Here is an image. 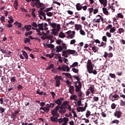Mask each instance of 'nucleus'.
I'll list each match as a JSON object with an SVG mask.
<instances>
[{
  "instance_id": "nucleus-62",
  "label": "nucleus",
  "mask_w": 125,
  "mask_h": 125,
  "mask_svg": "<svg viewBox=\"0 0 125 125\" xmlns=\"http://www.w3.org/2000/svg\"><path fill=\"white\" fill-rule=\"evenodd\" d=\"M46 57H49V58H53V57L54 56V53L52 54V55L46 54Z\"/></svg>"
},
{
  "instance_id": "nucleus-13",
  "label": "nucleus",
  "mask_w": 125,
  "mask_h": 125,
  "mask_svg": "<svg viewBox=\"0 0 125 125\" xmlns=\"http://www.w3.org/2000/svg\"><path fill=\"white\" fill-rule=\"evenodd\" d=\"M88 89L91 92L92 94H94L95 93V87H94V85H91Z\"/></svg>"
},
{
  "instance_id": "nucleus-59",
  "label": "nucleus",
  "mask_w": 125,
  "mask_h": 125,
  "mask_svg": "<svg viewBox=\"0 0 125 125\" xmlns=\"http://www.w3.org/2000/svg\"><path fill=\"white\" fill-rule=\"evenodd\" d=\"M72 70L74 73H75L76 74H78V73H79V69H77V68H73L72 69Z\"/></svg>"
},
{
  "instance_id": "nucleus-22",
  "label": "nucleus",
  "mask_w": 125,
  "mask_h": 125,
  "mask_svg": "<svg viewBox=\"0 0 125 125\" xmlns=\"http://www.w3.org/2000/svg\"><path fill=\"white\" fill-rule=\"evenodd\" d=\"M62 56L65 57V58H67V57H68V50H66V51H62Z\"/></svg>"
},
{
  "instance_id": "nucleus-7",
  "label": "nucleus",
  "mask_w": 125,
  "mask_h": 125,
  "mask_svg": "<svg viewBox=\"0 0 125 125\" xmlns=\"http://www.w3.org/2000/svg\"><path fill=\"white\" fill-rule=\"evenodd\" d=\"M51 27L54 28L52 29V33L54 36H57V34H58V32H59L60 30V24H56L55 23H52Z\"/></svg>"
},
{
  "instance_id": "nucleus-48",
  "label": "nucleus",
  "mask_w": 125,
  "mask_h": 125,
  "mask_svg": "<svg viewBox=\"0 0 125 125\" xmlns=\"http://www.w3.org/2000/svg\"><path fill=\"white\" fill-rule=\"evenodd\" d=\"M47 46L48 48H54L55 46L52 44H47Z\"/></svg>"
},
{
  "instance_id": "nucleus-21",
  "label": "nucleus",
  "mask_w": 125,
  "mask_h": 125,
  "mask_svg": "<svg viewBox=\"0 0 125 125\" xmlns=\"http://www.w3.org/2000/svg\"><path fill=\"white\" fill-rule=\"evenodd\" d=\"M22 55H23L25 59H26V60H28L29 57L28 56V54H27V52H26V51L24 50H22Z\"/></svg>"
},
{
  "instance_id": "nucleus-40",
  "label": "nucleus",
  "mask_w": 125,
  "mask_h": 125,
  "mask_svg": "<svg viewBox=\"0 0 125 125\" xmlns=\"http://www.w3.org/2000/svg\"><path fill=\"white\" fill-rule=\"evenodd\" d=\"M62 79V77L58 75H56L54 78V80H56V81H60Z\"/></svg>"
},
{
  "instance_id": "nucleus-12",
  "label": "nucleus",
  "mask_w": 125,
  "mask_h": 125,
  "mask_svg": "<svg viewBox=\"0 0 125 125\" xmlns=\"http://www.w3.org/2000/svg\"><path fill=\"white\" fill-rule=\"evenodd\" d=\"M122 112L120 111H116L114 114V116L116 117L118 119H120L122 117Z\"/></svg>"
},
{
  "instance_id": "nucleus-45",
  "label": "nucleus",
  "mask_w": 125,
  "mask_h": 125,
  "mask_svg": "<svg viewBox=\"0 0 125 125\" xmlns=\"http://www.w3.org/2000/svg\"><path fill=\"white\" fill-rule=\"evenodd\" d=\"M53 67H54V65L53 64H51L46 68V70H50L51 69H52Z\"/></svg>"
},
{
  "instance_id": "nucleus-53",
  "label": "nucleus",
  "mask_w": 125,
  "mask_h": 125,
  "mask_svg": "<svg viewBox=\"0 0 125 125\" xmlns=\"http://www.w3.org/2000/svg\"><path fill=\"white\" fill-rule=\"evenodd\" d=\"M36 93L39 94V95H43V91L40 92V90L38 89L36 91Z\"/></svg>"
},
{
  "instance_id": "nucleus-56",
  "label": "nucleus",
  "mask_w": 125,
  "mask_h": 125,
  "mask_svg": "<svg viewBox=\"0 0 125 125\" xmlns=\"http://www.w3.org/2000/svg\"><path fill=\"white\" fill-rule=\"evenodd\" d=\"M88 11H89V14H91L93 12V8H88Z\"/></svg>"
},
{
  "instance_id": "nucleus-27",
  "label": "nucleus",
  "mask_w": 125,
  "mask_h": 125,
  "mask_svg": "<svg viewBox=\"0 0 125 125\" xmlns=\"http://www.w3.org/2000/svg\"><path fill=\"white\" fill-rule=\"evenodd\" d=\"M90 116H91V112L89 110H87L85 113L86 118H87V119H88Z\"/></svg>"
},
{
  "instance_id": "nucleus-35",
  "label": "nucleus",
  "mask_w": 125,
  "mask_h": 125,
  "mask_svg": "<svg viewBox=\"0 0 125 125\" xmlns=\"http://www.w3.org/2000/svg\"><path fill=\"white\" fill-rule=\"evenodd\" d=\"M82 29V25L80 24H75V29L77 30V31H79V30H81Z\"/></svg>"
},
{
  "instance_id": "nucleus-42",
  "label": "nucleus",
  "mask_w": 125,
  "mask_h": 125,
  "mask_svg": "<svg viewBox=\"0 0 125 125\" xmlns=\"http://www.w3.org/2000/svg\"><path fill=\"white\" fill-rule=\"evenodd\" d=\"M1 81L3 83H5V81H6V77L5 76H3L1 77Z\"/></svg>"
},
{
  "instance_id": "nucleus-44",
  "label": "nucleus",
  "mask_w": 125,
  "mask_h": 125,
  "mask_svg": "<svg viewBox=\"0 0 125 125\" xmlns=\"http://www.w3.org/2000/svg\"><path fill=\"white\" fill-rule=\"evenodd\" d=\"M111 124H116V125H119V124H120V121H119L118 120H114L112 121H111Z\"/></svg>"
},
{
  "instance_id": "nucleus-25",
  "label": "nucleus",
  "mask_w": 125,
  "mask_h": 125,
  "mask_svg": "<svg viewBox=\"0 0 125 125\" xmlns=\"http://www.w3.org/2000/svg\"><path fill=\"white\" fill-rule=\"evenodd\" d=\"M31 25H24V29H25L26 32H29L31 30Z\"/></svg>"
},
{
  "instance_id": "nucleus-54",
  "label": "nucleus",
  "mask_w": 125,
  "mask_h": 125,
  "mask_svg": "<svg viewBox=\"0 0 125 125\" xmlns=\"http://www.w3.org/2000/svg\"><path fill=\"white\" fill-rule=\"evenodd\" d=\"M33 32L32 31H29V32H26L25 33V36L26 37H28V36H31V35H32Z\"/></svg>"
},
{
  "instance_id": "nucleus-39",
  "label": "nucleus",
  "mask_w": 125,
  "mask_h": 125,
  "mask_svg": "<svg viewBox=\"0 0 125 125\" xmlns=\"http://www.w3.org/2000/svg\"><path fill=\"white\" fill-rule=\"evenodd\" d=\"M59 109H61V110H66L67 109V106L66 105L61 104V106H59Z\"/></svg>"
},
{
  "instance_id": "nucleus-38",
  "label": "nucleus",
  "mask_w": 125,
  "mask_h": 125,
  "mask_svg": "<svg viewBox=\"0 0 125 125\" xmlns=\"http://www.w3.org/2000/svg\"><path fill=\"white\" fill-rule=\"evenodd\" d=\"M79 65V63L78 62H74L71 65H70V67L71 68H75L77 67Z\"/></svg>"
},
{
  "instance_id": "nucleus-63",
  "label": "nucleus",
  "mask_w": 125,
  "mask_h": 125,
  "mask_svg": "<svg viewBox=\"0 0 125 125\" xmlns=\"http://www.w3.org/2000/svg\"><path fill=\"white\" fill-rule=\"evenodd\" d=\"M109 76L113 79H116V75H115V74L109 73Z\"/></svg>"
},
{
  "instance_id": "nucleus-20",
  "label": "nucleus",
  "mask_w": 125,
  "mask_h": 125,
  "mask_svg": "<svg viewBox=\"0 0 125 125\" xmlns=\"http://www.w3.org/2000/svg\"><path fill=\"white\" fill-rule=\"evenodd\" d=\"M114 5H115V3H113L111 6H109V7H107V9L109 10V8H110L111 10H113L112 12H115V6H114Z\"/></svg>"
},
{
  "instance_id": "nucleus-31",
  "label": "nucleus",
  "mask_w": 125,
  "mask_h": 125,
  "mask_svg": "<svg viewBox=\"0 0 125 125\" xmlns=\"http://www.w3.org/2000/svg\"><path fill=\"white\" fill-rule=\"evenodd\" d=\"M66 112V110L65 109H59V113H60V114H61V115H64V114H65Z\"/></svg>"
},
{
  "instance_id": "nucleus-49",
  "label": "nucleus",
  "mask_w": 125,
  "mask_h": 125,
  "mask_svg": "<svg viewBox=\"0 0 125 125\" xmlns=\"http://www.w3.org/2000/svg\"><path fill=\"white\" fill-rule=\"evenodd\" d=\"M14 6L15 9H17V7L18 6V2H17V0H16L14 3Z\"/></svg>"
},
{
  "instance_id": "nucleus-32",
  "label": "nucleus",
  "mask_w": 125,
  "mask_h": 125,
  "mask_svg": "<svg viewBox=\"0 0 125 125\" xmlns=\"http://www.w3.org/2000/svg\"><path fill=\"white\" fill-rule=\"evenodd\" d=\"M103 11L105 15H108V13H109V12H108V9H107V8H103Z\"/></svg>"
},
{
  "instance_id": "nucleus-64",
  "label": "nucleus",
  "mask_w": 125,
  "mask_h": 125,
  "mask_svg": "<svg viewBox=\"0 0 125 125\" xmlns=\"http://www.w3.org/2000/svg\"><path fill=\"white\" fill-rule=\"evenodd\" d=\"M102 41H103V42H107V37L105 36H103L102 37Z\"/></svg>"
},
{
  "instance_id": "nucleus-46",
  "label": "nucleus",
  "mask_w": 125,
  "mask_h": 125,
  "mask_svg": "<svg viewBox=\"0 0 125 125\" xmlns=\"http://www.w3.org/2000/svg\"><path fill=\"white\" fill-rule=\"evenodd\" d=\"M62 50H63V49L64 50H66V49H67V47L66 46V44H65L64 43H62Z\"/></svg>"
},
{
  "instance_id": "nucleus-37",
  "label": "nucleus",
  "mask_w": 125,
  "mask_h": 125,
  "mask_svg": "<svg viewBox=\"0 0 125 125\" xmlns=\"http://www.w3.org/2000/svg\"><path fill=\"white\" fill-rule=\"evenodd\" d=\"M16 117H17V114H16V113L14 112L12 114L11 118L13 119V121L16 120Z\"/></svg>"
},
{
  "instance_id": "nucleus-10",
  "label": "nucleus",
  "mask_w": 125,
  "mask_h": 125,
  "mask_svg": "<svg viewBox=\"0 0 125 125\" xmlns=\"http://www.w3.org/2000/svg\"><path fill=\"white\" fill-rule=\"evenodd\" d=\"M66 34L67 35H69V38L70 39H74L75 38V35L76 34V32L74 31H72L69 30L66 32Z\"/></svg>"
},
{
  "instance_id": "nucleus-43",
  "label": "nucleus",
  "mask_w": 125,
  "mask_h": 125,
  "mask_svg": "<svg viewBox=\"0 0 125 125\" xmlns=\"http://www.w3.org/2000/svg\"><path fill=\"white\" fill-rule=\"evenodd\" d=\"M38 14L39 15H40L41 16V15L42 16H44L45 15V13H44L43 11H38Z\"/></svg>"
},
{
  "instance_id": "nucleus-55",
  "label": "nucleus",
  "mask_w": 125,
  "mask_h": 125,
  "mask_svg": "<svg viewBox=\"0 0 125 125\" xmlns=\"http://www.w3.org/2000/svg\"><path fill=\"white\" fill-rule=\"evenodd\" d=\"M65 83L67 84V85H68L69 87L72 86L71 85V84H72V82H70L69 81L67 80L65 81Z\"/></svg>"
},
{
  "instance_id": "nucleus-18",
  "label": "nucleus",
  "mask_w": 125,
  "mask_h": 125,
  "mask_svg": "<svg viewBox=\"0 0 125 125\" xmlns=\"http://www.w3.org/2000/svg\"><path fill=\"white\" fill-rule=\"evenodd\" d=\"M56 52H61V51H62L63 50L62 49V46L61 45H59V46H57L56 47Z\"/></svg>"
},
{
  "instance_id": "nucleus-1",
  "label": "nucleus",
  "mask_w": 125,
  "mask_h": 125,
  "mask_svg": "<svg viewBox=\"0 0 125 125\" xmlns=\"http://www.w3.org/2000/svg\"><path fill=\"white\" fill-rule=\"evenodd\" d=\"M51 114L52 115L50 117L51 122L53 123H59V124H62V123L63 122L62 125H67V124H68L69 118L63 117V118L58 119L60 117V114L58 113V111L51 112Z\"/></svg>"
},
{
  "instance_id": "nucleus-47",
  "label": "nucleus",
  "mask_w": 125,
  "mask_h": 125,
  "mask_svg": "<svg viewBox=\"0 0 125 125\" xmlns=\"http://www.w3.org/2000/svg\"><path fill=\"white\" fill-rule=\"evenodd\" d=\"M16 77L14 76L13 77L11 78L10 81L11 83H15L16 82Z\"/></svg>"
},
{
  "instance_id": "nucleus-50",
  "label": "nucleus",
  "mask_w": 125,
  "mask_h": 125,
  "mask_svg": "<svg viewBox=\"0 0 125 125\" xmlns=\"http://www.w3.org/2000/svg\"><path fill=\"white\" fill-rule=\"evenodd\" d=\"M56 87H59L60 86V81L56 80Z\"/></svg>"
},
{
  "instance_id": "nucleus-14",
  "label": "nucleus",
  "mask_w": 125,
  "mask_h": 125,
  "mask_svg": "<svg viewBox=\"0 0 125 125\" xmlns=\"http://www.w3.org/2000/svg\"><path fill=\"white\" fill-rule=\"evenodd\" d=\"M100 19H94L93 20V25L95 27H98L97 23H100Z\"/></svg>"
},
{
  "instance_id": "nucleus-5",
  "label": "nucleus",
  "mask_w": 125,
  "mask_h": 125,
  "mask_svg": "<svg viewBox=\"0 0 125 125\" xmlns=\"http://www.w3.org/2000/svg\"><path fill=\"white\" fill-rule=\"evenodd\" d=\"M64 100V98H60L59 99H58L57 100H54L53 101L54 104H57L58 105L56 106V107L54 109L51 110V112H58L59 110V106H61V104H62V101Z\"/></svg>"
},
{
  "instance_id": "nucleus-33",
  "label": "nucleus",
  "mask_w": 125,
  "mask_h": 125,
  "mask_svg": "<svg viewBox=\"0 0 125 125\" xmlns=\"http://www.w3.org/2000/svg\"><path fill=\"white\" fill-rule=\"evenodd\" d=\"M38 27H39V29L40 31H43V24H39Z\"/></svg>"
},
{
  "instance_id": "nucleus-26",
  "label": "nucleus",
  "mask_w": 125,
  "mask_h": 125,
  "mask_svg": "<svg viewBox=\"0 0 125 125\" xmlns=\"http://www.w3.org/2000/svg\"><path fill=\"white\" fill-rule=\"evenodd\" d=\"M74 103L76 104V107H78V106L79 107H80V106H82V105H83V104L82 103V101H81V100H79L77 102H77H75Z\"/></svg>"
},
{
  "instance_id": "nucleus-24",
  "label": "nucleus",
  "mask_w": 125,
  "mask_h": 125,
  "mask_svg": "<svg viewBox=\"0 0 125 125\" xmlns=\"http://www.w3.org/2000/svg\"><path fill=\"white\" fill-rule=\"evenodd\" d=\"M107 45V43L104 42H101V44L99 45V47H103V48H105L106 46Z\"/></svg>"
},
{
  "instance_id": "nucleus-41",
  "label": "nucleus",
  "mask_w": 125,
  "mask_h": 125,
  "mask_svg": "<svg viewBox=\"0 0 125 125\" xmlns=\"http://www.w3.org/2000/svg\"><path fill=\"white\" fill-rule=\"evenodd\" d=\"M5 112V108L0 106V113L2 114V115H3V113Z\"/></svg>"
},
{
  "instance_id": "nucleus-36",
  "label": "nucleus",
  "mask_w": 125,
  "mask_h": 125,
  "mask_svg": "<svg viewBox=\"0 0 125 125\" xmlns=\"http://www.w3.org/2000/svg\"><path fill=\"white\" fill-rule=\"evenodd\" d=\"M14 25H17L18 27L19 28H21L22 27V24L18 21H16L14 22Z\"/></svg>"
},
{
  "instance_id": "nucleus-17",
  "label": "nucleus",
  "mask_w": 125,
  "mask_h": 125,
  "mask_svg": "<svg viewBox=\"0 0 125 125\" xmlns=\"http://www.w3.org/2000/svg\"><path fill=\"white\" fill-rule=\"evenodd\" d=\"M83 4H81L80 3H78L76 4V8L77 10H78V11H80V10H82V6Z\"/></svg>"
},
{
  "instance_id": "nucleus-29",
  "label": "nucleus",
  "mask_w": 125,
  "mask_h": 125,
  "mask_svg": "<svg viewBox=\"0 0 125 125\" xmlns=\"http://www.w3.org/2000/svg\"><path fill=\"white\" fill-rule=\"evenodd\" d=\"M78 96L76 95H72L70 96V100H77V98Z\"/></svg>"
},
{
  "instance_id": "nucleus-11",
  "label": "nucleus",
  "mask_w": 125,
  "mask_h": 125,
  "mask_svg": "<svg viewBox=\"0 0 125 125\" xmlns=\"http://www.w3.org/2000/svg\"><path fill=\"white\" fill-rule=\"evenodd\" d=\"M103 56L105 59H107V57H108V58H112V57H113V53H108L107 52H104Z\"/></svg>"
},
{
  "instance_id": "nucleus-61",
  "label": "nucleus",
  "mask_w": 125,
  "mask_h": 125,
  "mask_svg": "<svg viewBox=\"0 0 125 125\" xmlns=\"http://www.w3.org/2000/svg\"><path fill=\"white\" fill-rule=\"evenodd\" d=\"M5 22V17L4 16L1 17V22L4 23Z\"/></svg>"
},
{
  "instance_id": "nucleus-8",
  "label": "nucleus",
  "mask_w": 125,
  "mask_h": 125,
  "mask_svg": "<svg viewBox=\"0 0 125 125\" xmlns=\"http://www.w3.org/2000/svg\"><path fill=\"white\" fill-rule=\"evenodd\" d=\"M57 69L59 71H61L62 70V71H63L64 72H70V68H69V66L66 65V64L63 65L62 67L59 66Z\"/></svg>"
},
{
  "instance_id": "nucleus-2",
  "label": "nucleus",
  "mask_w": 125,
  "mask_h": 125,
  "mask_svg": "<svg viewBox=\"0 0 125 125\" xmlns=\"http://www.w3.org/2000/svg\"><path fill=\"white\" fill-rule=\"evenodd\" d=\"M40 106H41V107L40 108V110H42L44 111V112L41 111V113H42V114H44L45 113H48L49 111H50V108H53L54 106H55V104L54 103H49V104H46L45 105V103L44 102H41L40 103ZM43 106H46L45 107H43Z\"/></svg>"
},
{
  "instance_id": "nucleus-3",
  "label": "nucleus",
  "mask_w": 125,
  "mask_h": 125,
  "mask_svg": "<svg viewBox=\"0 0 125 125\" xmlns=\"http://www.w3.org/2000/svg\"><path fill=\"white\" fill-rule=\"evenodd\" d=\"M74 79H76L77 81L74 82V85L75 87V91L76 92H79V91H81V89H82V87L83 86V84H82V79H81L78 76H73Z\"/></svg>"
},
{
  "instance_id": "nucleus-51",
  "label": "nucleus",
  "mask_w": 125,
  "mask_h": 125,
  "mask_svg": "<svg viewBox=\"0 0 125 125\" xmlns=\"http://www.w3.org/2000/svg\"><path fill=\"white\" fill-rule=\"evenodd\" d=\"M31 42V40L28 38L24 39V43H27V42Z\"/></svg>"
},
{
  "instance_id": "nucleus-6",
  "label": "nucleus",
  "mask_w": 125,
  "mask_h": 125,
  "mask_svg": "<svg viewBox=\"0 0 125 125\" xmlns=\"http://www.w3.org/2000/svg\"><path fill=\"white\" fill-rule=\"evenodd\" d=\"M27 2H32L31 3V5L35 7V6H37V8H40V7H42V5L43 4L42 3H41V1L40 0H25Z\"/></svg>"
},
{
  "instance_id": "nucleus-60",
  "label": "nucleus",
  "mask_w": 125,
  "mask_h": 125,
  "mask_svg": "<svg viewBox=\"0 0 125 125\" xmlns=\"http://www.w3.org/2000/svg\"><path fill=\"white\" fill-rule=\"evenodd\" d=\"M78 93V96L79 97H82L83 96V92L82 91H80L77 92Z\"/></svg>"
},
{
  "instance_id": "nucleus-16",
  "label": "nucleus",
  "mask_w": 125,
  "mask_h": 125,
  "mask_svg": "<svg viewBox=\"0 0 125 125\" xmlns=\"http://www.w3.org/2000/svg\"><path fill=\"white\" fill-rule=\"evenodd\" d=\"M99 0L100 3H101V4H103L104 7H106L107 6V3L108 2V1L107 0Z\"/></svg>"
},
{
  "instance_id": "nucleus-19",
  "label": "nucleus",
  "mask_w": 125,
  "mask_h": 125,
  "mask_svg": "<svg viewBox=\"0 0 125 125\" xmlns=\"http://www.w3.org/2000/svg\"><path fill=\"white\" fill-rule=\"evenodd\" d=\"M62 75H64L65 76L66 78H68V79H73V76H72V75H71L70 73H63Z\"/></svg>"
},
{
  "instance_id": "nucleus-4",
  "label": "nucleus",
  "mask_w": 125,
  "mask_h": 125,
  "mask_svg": "<svg viewBox=\"0 0 125 125\" xmlns=\"http://www.w3.org/2000/svg\"><path fill=\"white\" fill-rule=\"evenodd\" d=\"M94 68V64L91 62V60H89L87 63V70L89 74H93V75H97V71L96 70H93Z\"/></svg>"
},
{
  "instance_id": "nucleus-23",
  "label": "nucleus",
  "mask_w": 125,
  "mask_h": 125,
  "mask_svg": "<svg viewBox=\"0 0 125 125\" xmlns=\"http://www.w3.org/2000/svg\"><path fill=\"white\" fill-rule=\"evenodd\" d=\"M77 112H84L85 109H84L83 107L79 106L77 108Z\"/></svg>"
},
{
  "instance_id": "nucleus-15",
  "label": "nucleus",
  "mask_w": 125,
  "mask_h": 125,
  "mask_svg": "<svg viewBox=\"0 0 125 125\" xmlns=\"http://www.w3.org/2000/svg\"><path fill=\"white\" fill-rule=\"evenodd\" d=\"M69 88L68 89L69 93H70V94H74V93L75 92V87L73 86H70Z\"/></svg>"
},
{
  "instance_id": "nucleus-58",
  "label": "nucleus",
  "mask_w": 125,
  "mask_h": 125,
  "mask_svg": "<svg viewBox=\"0 0 125 125\" xmlns=\"http://www.w3.org/2000/svg\"><path fill=\"white\" fill-rule=\"evenodd\" d=\"M118 32L119 34H122V33H124L125 32V30H124V28H121L118 29Z\"/></svg>"
},
{
  "instance_id": "nucleus-57",
  "label": "nucleus",
  "mask_w": 125,
  "mask_h": 125,
  "mask_svg": "<svg viewBox=\"0 0 125 125\" xmlns=\"http://www.w3.org/2000/svg\"><path fill=\"white\" fill-rule=\"evenodd\" d=\"M80 33L82 36H85V32L83 29L80 30Z\"/></svg>"
},
{
  "instance_id": "nucleus-9",
  "label": "nucleus",
  "mask_w": 125,
  "mask_h": 125,
  "mask_svg": "<svg viewBox=\"0 0 125 125\" xmlns=\"http://www.w3.org/2000/svg\"><path fill=\"white\" fill-rule=\"evenodd\" d=\"M109 97L112 102L115 101V100H118L120 98L118 95L114 93H111L109 95Z\"/></svg>"
},
{
  "instance_id": "nucleus-34",
  "label": "nucleus",
  "mask_w": 125,
  "mask_h": 125,
  "mask_svg": "<svg viewBox=\"0 0 125 125\" xmlns=\"http://www.w3.org/2000/svg\"><path fill=\"white\" fill-rule=\"evenodd\" d=\"M96 17H100L99 19L100 21H102V23H104V18L101 16L100 15H98Z\"/></svg>"
},
{
  "instance_id": "nucleus-28",
  "label": "nucleus",
  "mask_w": 125,
  "mask_h": 125,
  "mask_svg": "<svg viewBox=\"0 0 125 125\" xmlns=\"http://www.w3.org/2000/svg\"><path fill=\"white\" fill-rule=\"evenodd\" d=\"M67 52H68V55L75 54V53H76V51L74 50L68 49V50H67Z\"/></svg>"
},
{
  "instance_id": "nucleus-52",
  "label": "nucleus",
  "mask_w": 125,
  "mask_h": 125,
  "mask_svg": "<svg viewBox=\"0 0 125 125\" xmlns=\"http://www.w3.org/2000/svg\"><path fill=\"white\" fill-rule=\"evenodd\" d=\"M52 9H53V7H51L50 8H47L45 10H44V11H45V12H48V11H50L51 10H52Z\"/></svg>"
},
{
  "instance_id": "nucleus-30",
  "label": "nucleus",
  "mask_w": 125,
  "mask_h": 125,
  "mask_svg": "<svg viewBox=\"0 0 125 125\" xmlns=\"http://www.w3.org/2000/svg\"><path fill=\"white\" fill-rule=\"evenodd\" d=\"M65 34L63 33V32H61L59 35V37L61 38V39H64L65 38Z\"/></svg>"
}]
</instances>
